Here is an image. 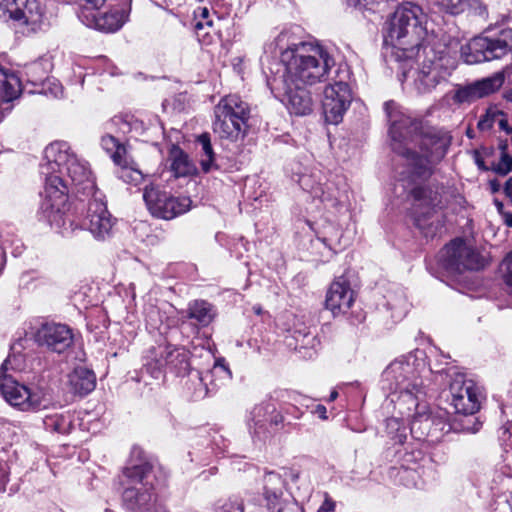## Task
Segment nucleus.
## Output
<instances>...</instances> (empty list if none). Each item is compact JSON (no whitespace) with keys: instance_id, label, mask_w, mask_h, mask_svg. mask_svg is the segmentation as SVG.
<instances>
[{"instance_id":"9d476101","label":"nucleus","mask_w":512,"mask_h":512,"mask_svg":"<svg viewBox=\"0 0 512 512\" xmlns=\"http://www.w3.org/2000/svg\"><path fill=\"white\" fill-rule=\"evenodd\" d=\"M440 262L449 273H461L483 269L487 258L462 239H455L441 250Z\"/></svg>"},{"instance_id":"473e14b6","label":"nucleus","mask_w":512,"mask_h":512,"mask_svg":"<svg viewBox=\"0 0 512 512\" xmlns=\"http://www.w3.org/2000/svg\"><path fill=\"white\" fill-rule=\"evenodd\" d=\"M320 235V240L334 251L346 245L345 243H342V239L339 236V229L330 223L323 226Z\"/></svg>"},{"instance_id":"f8f14e48","label":"nucleus","mask_w":512,"mask_h":512,"mask_svg":"<svg viewBox=\"0 0 512 512\" xmlns=\"http://www.w3.org/2000/svg\"><path fill=\"white\" fill-rule=\"evenodd\" d=\"M143 199L149 212L156 218L171 220L190 210L189 197H176L158 186L146 187Z\"/></svg>"},{"instance_id":"09e8293b","label":"nucleus","mask_w":512,"mask_h":512,"mask_svg":"<svg viewBox=\"0 0 512 512\" xmlns=\"http://www.w3.org/2000/svg\"><path fill=\"white\" fill-rule=\"evenodd\" d=\"M504 217H505V223L507 226L509 227H512V214L510 213H505L504 214Z\"/></svg>"},{"instance_id":"1a4fd4ad","label":"nucleus","mask_w":512,"mask_h":512,"mask_svg":"<svg viewBox=\"0 0 512 512\" xmlns=\"http://www.w3.org/2000/svg\"><path fill=\"white\" fill-rule=\"evenodd\" d=\"M213 131L221 139L237 141L246 133L250 109L238 95H228L214 109Z\"/></svg>"},{"instance_id":"f03ea898","label":"nucleus","mask_w":512,"mask_h":512,"mask_svg":"<svg viewBox=\"0 0 512 512\" xmlns=\"http://www.w3.org/2000/svg\"><path fill=\"white\" fill-rule=\"evenodd\" d=\"M46 163L41 164V173L46 175L45 198L41 214L50 225L64 224L63 213L68 186L61 175H66L74 186L92 191L94 181L88 164L80 159L66 142H54L44 150Z\"/></svg>"},{"instance_id":"4c0bfd02","label":"nucleus","mask_w":512,"mask_h":512,"mask_svg":"<svg viewBox=\"0 0 512 512\" xmlns=\"http://www.w3.org/2000/svg\"><path fill=\"white\" fill-rule=\"evenodd\" d=\"M500 272L505 284L512 291V251L502 261Z\"/></svg>"},{"instance_id":"72a5a7b5","label":"nucleus","mask_w":512,"mask_h":512,"mask_svg":"<svg viewBox=\"0 0 512 512\" xmlns=\"http://www.w3.org/2000/svg\"><path fill=\"white\" fill-rule=\"evenodd\" d=\"M130 164L131 161L128 156L122 159V164H116L120 167L118 177L126 183L137 185L142 181L143 176L141 171L131 167Z\"/></svg>"},{"instance_id":"6ab92c4d","label":"nucleus","mask_w":512,"mask_h":512,"mask_svg":"<svg viewBox=\"0 0 512 512\" xmlns=\"http://www.w3.org/2000/svg\"><path fill=\"white\" fill-rule=\"evenodd\" d=\"M35 340L40 346L62 353L72 344L73 335L70 328L64 324L48 323L37 330Z\"/></svg>"},{"instance_id":"20e7f679","label":"nucleus","mask_w":512,"mask_h":512,"mask_svg":"<svg viewBox=\"0 0 512 512\" xmlns=\"http://www.w3.org/2000/svg\"><path fill=\"white\" fill-rule=\"evenodd\" d=\"M285 66L282 79L290 84L313 85L325 79L334 59L320 45L300 42L281 53Z\"/></svg>"},{"instance_id":"0eeeda50","label":"nucleus","mask_w":512,"mask_h":512,"mask_svg":"<svg viewBox=\"0 0 512 512\" xmlns=\"http://www.w3.org/2000/svg\"><path fill=\"white\" fill-rule=\"evenodd\" d=\"M443 190V186L429 184L417 185L410 191L415 225L427 238H433L443 228L442 214L438 211L442 205Z\"/></svg>"},{"instance_id":"e433bc0d","label":"nucleus","mask_w":512,"mask_h":512,"mask_svg":"<svg viewBox=\"0 0 512 512\" xmlns=\"http://www.w3.org/2000/svg\"><path fill=\"white\" fill-rule=\"evenodd\" d=\"M501 158L495 167V171L500 175H506L512 170V157L507 154V144L501 145Z\"/></svg>"},{"instance_id":"4468645a","label":"nucleus","mask_w":512,"mask_h":512,"mask_svg":"<svg viewBox=\"0 0 512 512\" xmlns=\"http://www.w3.org/2000/svg\"><path fill=\"white\" fill-rule=\"evenodd\" d=\"M352 94L350 86L343 79L335 80L324 89L322 109L325 120L331 124L342 121L344 113L350 106Z\"/></svg>"},{"instance_id":"bb28decb","label":"nucleus","mask_w":512,"mask_h":512,"mask_svg":"<svg viewBox=\"0 0 512 512\" xmlns=\"http://www.w3.org/2000/svg\"><path fill=\"white\" fill-rule=\"evenodd\" d=\"M171 345H158L149 350L147 356L146 369L152 377L159 378L163 369L167 367L168 357Z\"/></svg>"},{"instance_id":"c9c22d12","label":"nucleus","mask_w":512,"mask_h":512,"mask_svg":"<svg viewBox=\"0 0 512 512\" xmlns=\"http://www.w3.org/2000/svg\"><path fill=\"white\" fill-rule=\"evenodd\" d=\"M44 425L47 430L57 433H65L69 423L64 416L56 414L45 417Z\"/></svg>"},{"instance_id":"aec40b11","label":"nucleus","mask_w":512,"mask_h":512,"mask_svg":"<svg viewBox=\"0 0 512 512\" xmlns=\"http://www.w3.org/2000/svg\"><path fill=\"white\" fill-rule=\"evenodd\" d=\"M501 74L484 78L466 86L458 87L453 95L454 102L458 104L470 103L498 90L503 84Z\"/></svg>"},{"instance_id":"4d7b16f0","label":"nucleus","mask_w":512,"mask_h":512,"mask_svg":"<svg viewBox=\"0 0 512 512\" xmlns=\"http://www.w3.org/2000/svg\"><path fill=\"white\" fill-rule=\"evenodd\" d=\"M253 310L256 314H260L262 312V309L260 307H254Z\"/></svg>"},{"instance_id":"603ef678","label":"nucleus","mask_w":512,"mask_h":512,"mask_svg":"<svg viewBox=\"0 0 512 512\" xmlns=\"http://www.w3.org/2000/svg\"><path fill=\"white\" fill-rule=\"evenodd\" d=\"M338 397L337 391H332L329 396V401H334Z\"/></svg>"},{"instance_id":"58836bf2","label":"nucleus","mask_w":512,"mask_h":512,"mask_svg":"<svg viewBox=\"0 0 512 512\" xmlns=\"http://www.w3.org/2000/svg\"><path fill=\"white\" fill-rule=\"evenodd\" d=\"M211 376H219L221 379H230L231 371L225 364V360L223 358L217 359L213 368L207 373L206 378Z\"/></svg>"},{"instance_id":"2f4dec72","label":"nucleus","mask_w":512,"mask_h":512,"mask_svg":"<svg viewBox=\"0 0 512 512\" xmlns=\"http://www.w3.org/2000/svg\"><path fill=\"white\" fill-rule=\"evenodd\" d=\"M197 141L202 148L201 167L204 172H209L214 167V152L211 146L210 136L207 133L201 134Z\"/></svg>"},{"instance_id":"864d4df0","label":"nucleus","mask_w":512,"mask_h":512,"mask_svg":"<svg viewBox=\"0 0 512 512\" xmlns=\"http://www.w3.org/2000/svg\"><path fill=\"white\" fill-rule=\"evenodd\" d=\"M495 205H496V207H497L498 211H499V212H502V209H503V203H502V202H500V201H498V200H496V201H495Z\"/></svg>"},{"instance_id":"8fccbe9b","label":"nucleus","mask_w":512,"mask_h":512,"mask_svg":"<svg viewBox=\"0 0 512 512\" xmlns=\"http://www.w3.org/2000/svg\"><path fill=\"white\" fill-rule=\"evenodd\" d=\"M479 427H480V423H474V426L472 428L467 426V427H465V429L472 433H476L479 430Z\"/></svg>"},{"instance_id":"39448f33","label":"nucleus","mask_w":512,"mask_h":512,"mask_svg":"<svg viewBox=\"0 0 512 512\" xmlns=\"http://www.w3.org/2000/svg\"><path fill=\"white\" fill-rule=\"evenodd\" d=\"M125 488L123 505L132 512H155L156 498L153 493V466L140 448L131 452L129 464L123 470Z\"/></svg>"},{"instance_id":"bf43d9fd","label":"nucleus","mask_w":512,"mask_h":512,"mask_svg":"<svg viewBox=\"0 0 512 512\" xmlns=\"http://www.w3.org/2000/svg\"><path fill=\"white\" fill-rule=\"evenodd\" d=\"M404 472L407 473V474H411L412 473V471L407 470V469H405Z\"/></svg>"},{"instance_id":"13d9d810","label":"nucleus","mask_w":512,"mask_h":512,"mask_svg":"<svg viewBox=\"0 0 512 512\" xmlns=\"http://www.w3.org/2000/svg\"><path fill=\"white\" fill-rule=\"evenodd\" d=\"M408 73H409V72H407V71H405V70H404V71H403V76H404V77H407V76H408Z\"/></svg>"},{"instance_id":"c85d7f7f","label":"nucleus","mask_w":512,"mask_h":512,"mask_svg":"<svg viewBox=\"0 0 512 512\" xmlns=\"http://www.w3.org/2000/svg\"><path fill=\"white\" fill-rule=\"evenodd\" d=\"M167 369L177 375H185L190 368L188 352L183 348L171 346L170 352L167 354Z\"/></svg>"},{"instance_id":"9b49d317","label":"nucleus","mask_w":512,"mask_h":512,"mask_svg":"<svg viewBox=\"0 0 512 512\" xmlns=\"http://www.w3.org/2000/svg\"><path fill=\"white\" fill-rule=\"evenodd\" d=\"M512 49V28H504L495 38L478 36L466 47H462L465 62L468 64L501 58Z\"/></svg>"},{"instance_id":"37998d69","label":"nucleus","mask_w":512,"mask_h":512,"mask_svg":"<svg viewBox=\"0 0 512 512\" xmlns=\"http://www.w3.org/2000/svg\"><path fill=\"white\" fill-rule=\"evenodd\" d=\"M491 127H492V120L488 116L482 118L478 122V128L480 130H487V129L491 128Z\"/></svg>"},{"instance_id":"a18cd8bd","label":"nucleus","mask_w":512,"mask_h":512,"mask_svg":"<svg viewBox=\"0 0 512 512\" xmlns=\"http://www.w3.org/2000/svg\"><path fill=\"white\" fill-rule=\"evenodd\" d=\"M504 194L510 199L512 200V179H509L508 181H506L505 185H504Z\"/></svg>"},{"instance_id":"f257e3e1","label":"nucleus","mask_w":512,"mask_h":512,"mask_svg":"<svg viewBox=\"0 0 512 512\" xmlns=\"http://www.w3.org/2000/svg\"><path fill=\"white\" fill-rule=\"evenodd\" d=\"M393 103H386L385 109L392 122L390 134L392 148L402 156L413 178H429L434 167L446 155L451 143L448 133L434 127H423L420 122L407 116L399 120L390 112Z\"/></svg>"},{"instance_id":"6e6552de","label":"nucleus","mask_w":512,"mask_h":512,"mask_svg":"<svg viewBox=\"0 0 512 512\" xmlns=\"http://www.w3.org/2000/svg\"><path fill=\"white\" fill-rule=\"evenodd\" d=\"M8 369L21 370L20 357L9 355L0 368V393L11 406L21 411L41 410L49 406L51 398L44 390H30L7 375Z\"/></svg>"},{"instance_id":"393cba45","label":"nucleus","mask_w":512,"mask_h":512,"mask_svg":"<svg viewBox=\"0 0 512 512\" xmlns=\"http://www.w3.org/2000/svg\"><path fill=\"white\" fill-rule=\"evenodd\" d=\"M21 93L19 77L12 71L0 65V102H9L16 99Z\"/></svg>"},{"instance_id":"7c9ffc66","label":"nucleus","mask_w":512,"mask_h":512,"mask_svg":"<svg viewBox=\"0 0 512 512\" xmlns=\"http://www.w3.org/2000/svg\"><path fill=\"white\" fill-rule=\"evenodd\" d=\"M101 145L105 151L110 153L115 164H122V159L127 156L124 144L120 143L114 136L106 135L102 137Z\"/></svg>"},{"instance_id":"5701e85b","label":"nucleus","mask_w":512,"mask_h":512,"mask_svg":"<svg viewBox=\"0 0 512 512\" xmlns=\"http://www.w3.org/2000/svg\"><path fill=\"white\" fill-rule=\"evenodd\" d=\"M436 4L451 15H459L466 11L479 16L486 14V8L481 0H436Z\"/></svg>"},{"instance_id":"423d86ee","label":"nucleus","mask_w":512,"mask_h":512,"mask_svg":"<svg viewBox=\"0 0 512 512\" xmlns=\"http://www.w3.org/2000/svg\"><path fill=\"white\" fill-rule=\"evenodd\" d=\"M422 10L410 2L400 5L387 22L385 42L395 49L397 61L412 60L419 53L423 29L419 15Z\"/></svg>"},{"instance_id":"ea45409f","label":"nucleus","mask_w":512,"mask_h":512,"mask_svg":"<svg viewBox=\"0 0 512 512\" xmlns=\"http://www.w3.org/2000/svg\"><path fill=\"white\" fill-rule=\"evenodd\" d=\"M196 18H200L196 21L194 25V29L198 32L202 30L205 26H211L212 21L209 19V10L206 7H202L198 9V12L195 11Z\"/></svg>"},{"instance_id":"dca6fc26","label":"nucleus","mask_w":512,"mask_h":512,"mask_svg":"<svg viewBox=\"0 0 512 512\" xmlns=\"http://www.w3.org/2000/svg\"><path fill=\"white\" fill-rule=\"evenodd\" d=\"M82 227L89 230L95 238L100 240L110 236L113 220L101 193L95 192L93 199L89 200L86 214L82 220Z\"/></svg>"},{"instance_id":"4be33fe9","label":"nucleus","mask_w":512,"mask_h":512,"mask_svg":"<svg viewBox=\"0 0 512 512\" xmlns=\"http://www.w3.org/2000/svg\"><path fill=\"white\" fill-rule=\"evenodd\" d=\"M439 61L424 60L422 67L413 73L414 84L420 93L429 92L443 80Z\"/></svg>"},{"instance_id":"a878e982","label":"nucleus","mask_w":512,"mask_h":512,"mask_svg":"<svg viewBox=\"0 0 512 512\" xmlns=\"http://www.w3.org/2000/svg\"><path fill=\"white\" fill-rule=\"evenodd\" d=\"M170 169L175 177H186L196 172V167L179 147L173 146L170 150Z\"/></svg>"},{"instance_id":"2eb2a0df","label":"nucleus","mask_w":512,"mask_h":512,"mask_svg":"<svg viewBox=\"0 0 512 512\" xmlns=\"http://www.w3.org/2000/svg\"><path fill=\"white\" fill-rule=\"evenodd\" d=\"M451 405L455 412L473 415L480 409L482 394L479 387L463 376H456L450 384Z\"/></svg>"},{"instance_id":"5fc2aeb1","label":"nucleus","mask_w":512,"mask_h":512,"mask_svg":"<svg viewBox=\"0 0 512 512\" xmlns=\"http://www.w3.org/2000/svg\"><path fill=\"white\" fill-rule=\"evenodd\" d=\"M79 187H80V189H78V192H81V190H82V191H83V193H86V192H87V194L92 193V195H93L95 192H97V191L95 190V188H94L92 191H89V190H85V191H84V190H83V186H79Z\"/></svg>"},{"instance_id":"3c124183","label":"nucleus","mask_w":512,"mask_h":512,"mask_svg":"<svg viewBox=\"0 0 512 512\" xmlns=\"http://www.w3.org/2000/svg\"><path fill=\"white\" fill-rule=\"evenodd\" d=\"M476 163H477V165H478V167H479L480 169L487 170V168H486V167H485V165H484L483 160H481V159H478V158H477V159H476Z\"/></svg>"},{"instance_id":"f3484780","label":"nucleus","mask_w":512,"mask_h":512,"mask_svg":"<svg viewBox=\"0 0 512 512\" xmlns=\"http://www.w3.org/2000/svg\"><path fill=\"white\" fill-rule=\"evenodd\" d=\"M285 481L276 472H267L262 479V494L266 507L272 512H284L287 508H294L296 504L285 497Z\"/></svg>"},{"instance_id":"c03bdc74","label":"nucleus","mask_w":512,"mask_h":512,"mask_svg":"<svg viewBox=\"0 0 512 512\" xmlns=\"http://www.w3.org/2000/svg\"><path fill=\"white\" fill-rule=\"evenodd\" d=\"M314 412L319 416V418L323 420L327 419V410L325 406L317 405Z\"/></svg>"},{"instance_id":"7ed1b4c3","label":"nucleus","mask_w":512,"mask_h":512,"mask_svg":"<svg viewBox=\"0 0 512 512\" xmlns=\"http://www.w3.org/2000/svg\"><path fill=\"white\" fill-rule=\"evenodd\" d=\"M425 364L416 355L409 354L396 359L384 370L383 382L391 392V401L396 403L402 415L412 416L411 433L417 439L430 435L432 426L438 420L423 403L426 395L421 373Z\"/></svg>"},{"instance_id":"de8ad7c7","label":"nucleus","mask_w":512,"mask_h":512,"mask_svg":"<svg viewBox=\"0 0 512 512\" xmlns=\"http://www.w3.org/2000/svg\"><path fill=\"white\" fill-rule=\"evenodd\" d=\"M387 426L388 427L391 426V427H397L398 428L399 422H398V420L396 418H390V419L387 420Z\"/></svg>"},{"instance_id":"f704fd0d","label":"nucleus","mask_w":512,"mask_h":512,"mask_svg":"<svg viewBox=\"0 0 512 512\" xmlns=\"http://www.w3.org/2000/svg\"><path fill=\"white\" fill-rule=\"evenodd\" d=\"M275 411V407L271 404H260L253 408L251 412L252 421L254 423V432L256 434H260V429L264 426L266 422L267 414Z\"/></svg>"},{"instance_id":"a211bd4d","label":"nucleus","mask_w":512,"mask_h":512,"mask_svg":"<svg viewBox=\"0 0 512 512\" xmlns=\"http://www.w3.org/2000/svg\"><path fill=\"white\" fill-rule=\"evenodd\" d=\"M307 85L290 84L285 79L281 78L280 91L281 101L286 105L290 113L304 116L312 111L313 101L309 91L306 89Z\"/></svg>"},{"instance_id":"49530a36","label":"nucleus","mask_w":512,"mask_h":512,"mask_svg":"<svg viewBox=\"0 0 512 512\" xmlns=\"http://www.w3.org/2000/svg\"><path fill=\"white\" fill-rule=\"evenodd\" d=\"M499 126L502 130H505L507 133H511L512 129L509 128L507 120L505 118H500L498 120Z\"/></svg>"},{"instance_id":"79ce46f5","label":"nucleus","mask_w":512,"mask_h":512,"mask_svg":"<svg viewBox=\"0 0 512 512\" xmlns=\"http://www.w3.org/2000/svg\"><path fill=\"white\" fill-rule=\"evenodd\" d=\"M336 503L332 500L328 494H325V498L317 512H334Z\"/></svg>"},{"instance_id":"cd10ccee","label":"nucleus","mask_w":512,"mask_h":512,"mask_svg":"<svg viewBox=\"0 0 512 512\" xmlns=\"http://www.w3.org/2000/svg\"><path fill=\"white\" fill-rule=\"evenodd\" d=\"M187 317L194 319L199 325L205 327L212 322L214 312L211 304L203 300H196L189 304Z\"/></svg>"},{"instance_id":"a19ab883","label":"nucleus","mask_w":512,"mask_h":512,"mask_svg":"<svg viewBox=\"0 0 512 512\" xmlns=\"http://www.w3.org/2000/svg\"><path fill=\"white\" fill-rule=\"evenodd\" d=\"M313 179V176L308 174H303L299 177V184L301 187L305 190H308L311 194H313L315 197H320L324 201L323 195L319 194V191L321 190L320 187H314L311 185V181Z\"/></svg>"},{"instance_id":"ddd939ff","label":"nucleus","mask_w":512,"mask_h":512,"mask_svg":"<svg viewBox=\"0 0 512 512\" xmlns=\"http://www.w3.org/2000/svg\"><path fill=\"white\" fill-rule=\"evenodd\" d=\"M0 17L11 19L28 28V31H36L43 21V13L37 0H1Z\"/></svg>"},{"instance_id":"412c9836","label":"nucleus","mask_w":512,"mask_h":512,"mask_svg":"<svg viewBox=\"0 0 512 512\" xmlns=\"http://www.w3.org/2000/svg\"><path fill=\"white\" fill-rule=\"evenodd\" d=\"M354 302V291L344 278H339L330 285L325 299V306L334 316L344 314Z\"/></svg>"},{"instance_id":"c756f323","label":"nucleus","mask_w":512,"mask_h":512,"mask_svg":"<svg viewBox=\"0 0 512 512\" xmlns=\"http://www.w3.org/2000/svg\"><path fill=\"white\" fill-rule=\"evenodd\" d=\"M126 14L122 10H112L103 13L96 19L98 29L105 32H115L120 29L126 21Z\"/></svg>"},{"instance_id":"6e6d98bb","label":"nucleus","mask_w":512,"mask_h":512,"mask_svg":"<svg viewBox=\"0 0 512 512\" xmlns=\"http://www.w3.org/2000/svg\"><path fill=\"white\" fill-rule=\"evenodd\" d=\"M38 67H39V65L37 63H35L29 67V71H35Z\"/></svg>"},{"instance_id":"b1692460","label":"nucleus","mask_w":512,"mask_h":512,"mask_svg":"<svg viewBox=\"0 0 512 512\" xmlns=\"http://www.w3.org/2000/svg\"><path fill=\"white\" fill-rule=\"evenodd\" d=\"M69 384L75 394L84 396L94 390L96 378L91 370L78 367L69 375Z\"/></svg>"}]
</instances>
